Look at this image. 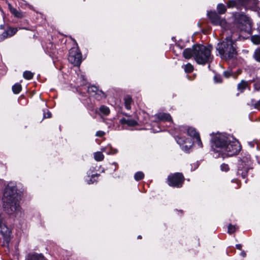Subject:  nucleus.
Returning a JSON list of instances; mask_svg holds the SVG:
<instances>
[{
	"label": "nucleus",
	"instance_id": "nucleus-26",
	"mask_svg": "<svg viewBox=\"0 0 260 260\" xmlns=\"http://www.w3.org/2000/svg\"><path fill=\"white\" fill-rule=\"evenodd\" d=\"M23 76L25 79L30 80L32 78L34 74L30 71H26L23 73Z\"/></svg>",
	"mask_w": 260,
	"mask_h": 260
},
{
	"label": "nucleus",
	"instance_id": "nucleus-36",
	"mask_svg": "<svg viewBox=\"0 0 260 260\" xmlns=\"http://www.w3.org/2000/svg\"><path fill=\"white\" fill-rule=\"evenodd\" d=\"M105 135V133L103 131H99L96 133L95 136L99 137H102Z\"/></svg>",
	"mask_w": 260,
	"mask_h": 260
},
{
	"label": "nucleus",
	"instance_id": "nucleus-38",
	"mask_svg": "<svg viewBox=\"0 0 260 260\" xmlns=\"http://www.w3.org/2000/svg\"><path fill=\"white\" fill-rule=\"evenodd\" d=\"M223 75L225 77L228 78L231 76V74L230 72H229V71H225L223 73Z\"/></svg>",
	"mask_w": 260,
	"mask_h": 260
},
{
	"label": "nucleus",
	"instance_id": "nucleus-7",
	"mask_svg": "<svg viewBox=\"0 0 260 260\" xmlns=\"http://www.w3.org/2000/svg\"><path fill=\"white\" fill-rule=\"evenodd\" d=\"M251 161L250 156L247 155L241 159L238 163L237 173L244 178L248 170L251 168Z\"/></svg>",
	"mask_w": 260,
	"mask_h": 260
},
{
	"label": "nucleus",
	"instance_id": "nucleus-5",
	"mask_svg": "<svg viewBox=\"0 0 260 260\" xmlns=\"http://www.w3.org/2000/svg\"><path fill=\"white\" fill-rule=\"evenodd\" d=\"M257 0H229L226 5L229 8L234 7L240 9L241 7L245 9H251L254 10H257Z\"/></svg>",
	"mask_w": 260,
	"mask_h": 260
},
{
	"label": "nucleus",
	"instance_id": "nucleus-46",
	"mask_svg": "<svg viewBox=\"0 0 260 260\" xmlns=\"http://www.w3.org/2000/svg\"><path fill=\"white\" fill-rule=\"evenodd\" d=\"M138 239H141V238H142L141 236H140V235L138 236Z\"/></svg>",
	"mask_w": 260,
	"mask_h": 260
},
{
	"label": "nucleus",
	"instance_id": "nucleus-2",
	"mask_svg": "<svg viewBox=\"0 0 260 260\" xmlns=\"http://www.w3.org/2000/svg\"><path fill=\"white\" fill-rule=\"evenodd\" d=\"M232 33V30H225L222 32L225 38L219 42L216 47V50L220 57L224 60H229L235 58L238 54L237 50L236 38L235 32Z\"/></svg>",
	"mask_w": 260,
	"mask_h": 260
},
{
	"label": "nucleus",
	"instance_id": "nucleus-35",
	"mask_svg": "<svg viewBox=\"0 0 260 260\" xmlns=\"http://www.w3.org/2000/svg\"><path fill=\"white\" fill-rule=\"evenodd\" d=\"M214 81L216 83L221 82V78L219 75H215L214 78Z\"/></svg>",
	"mask_w": 260,
	"mask_h": 260
},
{
	"label": "nucleus",
	"instance_id": "nucleus-31",
	"mask_svg": "<svg viewBox=\"0 0 260 260\" xmlns=\"http://www.w3.org/2000/svg\"><path fill=\"white\" fill-rule=\"evenodd\" d=\"M117 152L118 150L117 149L113 148L111 146H109L108 151L107 152V154L108 155L114 154L117 153Z\"/></svg>",
	"mask_w": 260,
	"mask_h": 260
},
{
	"label": "nucleus",
	"instance_id": "nucleus-29",
	"mask_svg": "<svg viewBox=\"0 0 260 260\" xmlns=\"http://www.w3.org/2000/svg\"><path fill=\"white\" fill-rule=\"evenodd\" d=\"M253 56L256 61L260 62V47L255 50Z\"/></svg>",
	"mask_w": 260,
	"mask_h": 260
},
{
	"label": "nucleus",
	"instance_id": "nucleus-40",
	"mask_svg": "<svg viewBox=\"0 0 260 260\" xmlns=\"http://www.w3.org/2000/svg\"><path fill=\"white\" fill-rule=\"evenodd\" d=\"M248 144L250 147L252 148L254 146L255 142L254 141L249 142Z\"/></svg>",
	"mask_w": 260,
	"mask_h": 260
},
{
	"label": "nucleus",
	"instance_id": "nucleus-16",
	"mask_svg": "<svg viewBox=\"0 0 260 260\" xmlns=\"http://www.w3.org/2000/svg\"><path fill=\"white\" fill-rule=\"evenodd\" d=\"M17 31L16 28L9 27L6 31H5L1 35H0V41H2L8 37H12Z\"/></svg>",
	"mask_w": 260,
	"mask_h": 260
},
{
	"label": "nucleus",
	"instance_id": "nucleus-8",
	"mask_svg": "<svg viewBox=\"0 0 260 260\" xmlns=\"http://www.w3.org/2000/svg\"><path fill=\"white\" fill-rule=\"evenodd\" d=\"M82 54L77 47L72 48L69 51L68 60L74 66H79L82 61Z\"/></svg>",
	"mask_w": 260,
	"mask_h": 260
},
{
	"label": "nucleus",
	"instance_id": "nucleus-10",
	"mask_svg": "<svg viewBox=\"0 0 260 260\" xmlns=\"http://www.w3.org/2000/svg\"><path fill=\"white\" fill-rule=\"evenodd\" d=\"M183 181L184 177L179 173L170 175L168 177V184L173 187H181Z\"/></svg>",
	"mask_w": 260,
	"mask_h": 260
},
{
	"label": "nucleus",
	"instance_id": "nucleus-43",
	"mask_svg": "<svg viewBox=\"0 0 260 260\" xmlns=\"http://www.w3.org/2000/svg\"><path fill=\"white\" fill-rule=\"evenodd\" d=\"M240 255L243 257H245L246 256V252L244 251H243L241 252Z\"/></svg>",
	"mask_w": 260,
	"mask_h": 260
},
{
	"label": "nucleus",
	"instance_id": "nucleus-19",
	"mask_svg": "<svg viewBox=\"0 0 260 260\" xmlns=\"http://www.w3.org/2000/svg\"><path fill=\"white\" fill-rule=\"evenodd\" d=\"M124 106L126 109L130 110L131 108V104L132 102V99L131 96L126 95L124 98Z\"/></svg>",
	"mask_w": 260,
	"mask_h": 260
},
{
	"label": "nucleus",
	"instance_id": "nucleus-45",
	"mask_svg": "<svg viewBox=\"0 0 260 260\" xmlns=\"http://www.w3.org/2000/svg\"><path fill=\"white\" fill-rule=\"evenodd\" d=\"M0 28H1V29H4V26L3 25H0Z\"/></svg>",
	"mask_w": 260,
	"mask_h": 260
},
{
	"label": "nucleus",
	"instance_id": "nucleus-3",
	"mask_svg": "<svg viewBox=\"0 0 260 260\" xmlns=\"http://www.w3.org/2000/svg\"><path fill=\"white\" fill-rule=\"evenodd\" d=\"M20 194L17 192L16 187L9 184L5 188L3 198V207L9 214L16 213L20 211Z\"/></svg>",
	"mask_w": 260,
	"mask_h": 260
},
{
	"label": "nucleus",
	"instance_id": "nucleus-28",
	"mask_svg": "<svg viewBox=\"0 0 260 260\" xmlns=\"http://www.w3.org/2000/svg\"><path fill=\"white\" fill-rule=\"evenodd\" d=\"M183 68L186 73H191L193 70V66L189 63L184 66Z\"/></svg>",
	"mask_w": 260,
	"mask_h": 260
},
{
	"label": "nucleus",
	"instance_id": "nucleus-11",
	"mask_svg": "<svg viewBox=\"0 0 260 260\" xmlns=\"http://www.w3.org/2000/svg\"><path fill=\"white\" fill-rule=\"evenodd\" d=\"M177 143L180 145L182 150L188 152L192 146L193 142L191 140L185 138L183 136H179L176 138Z\"/></svg>",
	"mask_w": 260,
	"mask_h": 260
},
{
	"label": "nucleus",
	"instance_id": "nucleus-13",
	"mask_svg": "<svg viewBox=\"0 0 260 260\" xmlns=\"http://www.w3.org/2000/svg\"><path fill=\"white\" fill-rule=\"evenodd\" d=\"M10 230L6 225L4 215L0 213V234L6 237L10 235Z\"/></svg>",
	"mask_w": 260,
	"mask_h": 260
},
{
	"label": "nucleus",
	"instance_id": "nucleus-37",
	"mask_svg": "<svg viewBox=\"0 0 260 260\" xmlns=\"http://www.w3.org/2000/svg\"><path fill=\"white\" fill-rule=\"evenodd\" d=\"M254 107L260 111V100L256 102L254 105Z\"/></svg>",
	"mask_w": 260,
	"mask_h": 260
},
{
	"label": "nucleus",
	"instance_id": "nucleus-22",
	"mask_svg": "<svg viewBox=\"0 0 260 260\" xmlns=\"http://www.w3.org/2000/svg\"><path fill=\"white\" fill-rule=\"evenodd\" d=\"M217 10L219 14H223L226 11V7L223 4H219L217 6Z\"/></svg>",
	"mask_w": 260,
	"mask_h": 260
},
{
	"label": "nucleus",
	"instance_id": "nucleus-12",
	"mask_svg": "<svg viewBox=\"0 0 260 260\" xmlns=\"http://www.w3.org/2000/svg\"><path fill=\"white\" fill-rule=\"evenodd\" d=\"M188 135L192 137L194 140V142L200 148L203 147L202 142L201 141L199 134L193 127H188L187 129Z\"/></svg>",
	"mask_w": 260,
	"mask_h": 260
},
{
	"label": "nucleus",
	"instance_id": "nucleus-39",
	"mask_svg": "<svg viewBox=\"0 0 260 260\" xmlns=\"http://www.w3.org/2000/svg\"><path fill=\"white\" fill-rule=\"evenodd\" d=\"M109 146H108L107 147H103L101 148V150L103 152H105L107 153V152L108 151V149H109Z\"/></svg>",
	"mask_w": 260,
	"mask_h": 260
},
{
	"label": "nucleus",
	"instance_id": "nucleus-14",
	"mask_svg": "<svg viewBox=\"0 0 260 260\" xmlns=\"http://www.w3.org/2000/svg\"><path fill=\"white\" fill-rule=\"evenodd\" d=\"M87 91L89 94L91 96H95V98L98 100H100L105 96L104 92L98 89V88L94 86L89 87L87 89Z\"/></svg>",
	"mask_w": 260,
	"mask_h": 260
},
{
	"label": "nucleus",
	"instance_id": "nucleus-33",
	"mask_svg": "<svg viewBox=\"0 0 260 260\" xmlns=\"http://www.w3.org/2000/svg\"><path fill=\"white\" fill-rule=\"evenodd\" d=\"M220 168L221 171L226 172L229 170V166L227 164H222L220 166Z\"/></svg>",
	"mask_w": 260,
	"mask_h": 260
},
{
	"label": "nucleus",
	"instance_id": "nucleus-18",
	"mask_svg": "<svg viewBox=\"0 0 260 260\" xmlns=\"http://www.w3.org/2000/svg\"><path fill=\"white\" fill-rule=\"evenodd\" d=\"M248 86V82L245 80H242L241 82L238 84V90L240 92H243Z\"/></svg>",
	"mask_w": 260,
	"mask_h": 260
},
{
	"label": "nucleus",
	"instance_id": "nucleus-44",
	"mask_svg": "<svg viewBox=\"0 0 260 260\" xmlns=\"http://www.w3.org/2000/svg\"><path fill=\"white\" fill-rule=\"evenodd\" d=\"M80 78L81 79H82L83 81L85 80V78H84V75H81L80 76Z\"/></svg>",
	"mask_w": 260,
	"mask_h": 260
},
{
	"label": "nucleus",
	"instance_id": "nucleus-42",
	"mask_svg": "<svg viewBox=\"0 0 260 260\" xmlns=\"http://www.w3.org/2000/svg\"><path fill=\"white\" fill-rule=\"evenodd\" d=\"M257 8L259 9V11H258V15L260 16V3H259L258 2H257Z\"/></svg>",
	"mask_w": 260,
	"mask_h": 260
},
{
	"label": "nucleus",
	"instance_id": "nucleus-21",
	"mask_svg": "<svg viewBox=\"0 0 260 260\" xmlns=\"http://www.w3.org/2000/svg\"><path fill=\"white\" fill-rule=\"evenodd\" d=\"M99 110L100 113L104 115H108L110 113L109 108L104 105L101 106Z\"/></svg>",
	"mask_w": 260,
	"mask_h": 260
},
{
	"label": "nucleus",
	"instance_id": "nucleus-15",
	"mask_svg": "<svg viewBox=\"0 0 260 260\" xmlns=\"http://www.w3.org/2000/svg\"><path fill=\"white\" fill-rule=\"evenodd\" d=\"M155 122L159 121H171L172 118L170 115L166 113H159L154 115V120Z\"/></svg>",
	"mask_w": 260,
	"mask_h": 260
},
{
	"label": "nucleus",
	"instance_id": "nucleus-6",
	"mask_svg": "<svg viewBox=\"0 0 260 260\" xmlns=\"http://www.w3.org/2000/svg\"><path fill=\"white\" fill-rule=\"evenodd\" d=\"M235 20L241 31L250 32L252 22L249 17L243 13H237L235 15Z\"/></svg>",
	"mask_w": 260,
	"mask_h": 260
},
{
	"label": "nucleus",
	"instance_id": "nucleus-30",
	"mask_svg": "<svg viewBox=\"0 0 260 260\" xmlns=\"http://www.w3.org/2000/svg\"><path fill=\"white\" fill-rule=\"evenodd\" d=\"M237 228H238L236 225H234L231 224H230L228 226V232L229 234H231L234 233L236 231Z\"/></svg>",
	"mask_w": 260,
	"mask_h": 260
},
{
	"label": "nucleus",
	"instance_id": "nucleus-23",
	"mask_svg": "<svg viewBox=\"0 0 260 260\" xmlns=\"http://www.w3.org/2000/svg\"><path fill=\"white\" fill-rule=\"evenodd\" d=\"M12 90L15 94L19 93L21 90V85L16 83L12 86Z\"/></svg>",
	"mask_w": 260,
	"mask_h": 260
},
{
	"label": "nucleus",
	"instance_id": "nucleus-1",
	"mask_svg": "<svg viewBox=\"0 0 260 260\" xmlns=\"http://www.w3.org/2000/svg\"><path fill=\"white\" fill-rule=\"evenodd\" d=\"M241 149L238 140L225 134H217L211 139V149L215 158L232 156L237 154Z\"/></svg>",
	"mask_w": 260,
	"mask_h": 260
},
{
	"label": "nucleus",
	"instance_id": "nucleus-24",
	"mask_svg": "<svg viewBox=\"0 0 260 260\" xmlns=\"http://www.w3.org/2000/svg\"><path fill=\"white\" fill-rule=\"evenodd\" d=\"M94 157L96 161H101L104 159V156L102 152H96L94 154Z\"/></svg>",
	"mask_w": 260,
	"mask_h": 260
},
{
	"label": "nucleus",
	"instance_id": "nucleus-27",
	"mask_svg": "<svg viewBox=\"0 0 260 260\" xmlns=\"http://www.w3.org/2000/svg\"><path fill=\"white\" fill-rule=\"evenodd\" d=\"M144 177V174L142 172H138L134 175V178L136 181H139L142 179Z\"/></svg>",
	"mask_w": 260,
	"mask_h": 260
},
{
	"label": "nucleus",
	"instance_id": "nucleus-41",
	"mask_svg": "<svg viewBox=\"0 0 260 260\" xmlns=\"http://www.w3.org/2000/svg\"><path fill=\"white\" fill-rule=\"evenodd\" d=\"M236 247L237 249H239V250H241V248H242V245L240 244H236Z\"/></svg>",
	"mask_w": 260,
	"mask_h": 260
},
{
	"label": "nucleus",
	"instance_id": "nucleus-34",
	"mask_svg": "<svg viewBox=\"0 0 260 260\" xmlns=\"http://www.w3.org/2000/svg\"><path fill=\"white\" fill-rule=\"evenodd\" d=\"M44 118H50L51 116V114L48 110H47V112H45V111H44Z\"/></svg>",
	"mask_w": 260,
	"mask_h": 260
},
{
	"label": "nucleus",
	"instance_id": "nucleus-25",
	"mask_svg": "<svg viewBox=\"0 0 260 260\" xmlns=\"http://www.w3.org/2000/svg\"><path fill=\"white\" fill-rule=\"evenodd\" d=\"M251 40L253 44L258 45L260 44V36L258 35L252 36Z\"/></svg>",
	"mask_w": 260,
	"mask_h": 260
},
{
	"label": "nucleus",
	"instance_id": "nucleus-17",
	"mask_svg": "<svg viewBox=\"0 0 260 260\" xmlns=\"http://www.w3.org/2000/svg\"><path fill=\"white\" fill-rule=\"evenodd\" d=\"M120 122L121 124H126L128 126H134L137 125V122L131 119L122 118L120 120Z\"/></svg>",
	"mask_w": 260,
	"mask_h": 260
},
{
	"label": "nucleus",
	"instance_id": "nucleus-9",
	"mask_svg": "<svg viewBox=\"0 0 260 260\" xmlns=\"http://www.w3.org/2000/svg\"><path fill=\"white\" fill-rule=\"evenodd\" d=\"M209 18L212 24L219 25L223 29L222 32L228 30V25L225 19L221 18L215 12H210L208 13Z\"/></svg>",
	"mask_w": 260,
	"mask_h": 260
},
{
	"label": "nucleus",
	"instance_id": "nucleus-4",
	"mask_svg": "<svg viewBox=\"0 0 260 260\" xmlns=\"http://www.w3.org/2000/svg\"><path fill=\"white\" fill-rule=\"evenodd\" d=\"M211 48V47H206L202 45L197 44L191 48L184 49L183 55L186 59L193 57L197 63L205 64L212 60Z\"/></svg>",
	"mask_w": 260,
	"mask_h": 260
},
{
	"label": "nucleus",
	"instance_id": "nucleus-32",
	"mask_svg": "<svg viewBox=\"0 0 260 260\" xmlns=\"http://www.w3.org/2000/svg\"><path fill=\"white\" fill-rule=\"evenodd\" d=\"M97 174L92 175L90 179L87 180V183L89 184L93 183L95 181V178L97 177Z\"/></svg>",
	"mask_w": 260,
	"mask_h": 260
},
{
	"label": "nucleus",
	"instance_id": "nucleus-20",
	"mask_svg": "<svg viewBox=\"0 0 260 260\" xmlns=\"http://www.w3.org/2000/svg\"><path fill=\"white\" fill-rule=\"evenodd\" d=\"M9 8L11 13L13 14L15 17L18 18H21L22 17V13L20 12L17 11L15 8H13L10 4H9Z\"/></svg>",
	"mask_w": 260,
	"mask_h": 260
}]
</instances>
